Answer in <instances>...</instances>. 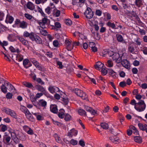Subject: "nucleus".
<instances>
[{"label": "nucleus", "mask_w": 147, "mask_h": 147, "mask_svg": "<svg viewBox=\"0 0 147 147\" xmlns=\"http://www.w3.org/2000/svg\"><path fill=\"white\" fill-rule=\"evenodd\" d=\"M146 104L144 100H140L137 103V105L134 106V108L137 111L140 112L143 111L145 109Z\"/></svg>", "instance_id": "nucleus-1"}, {"label": "nucleus", "mask_w": 147, "mask_h": 147, "mask_svg": "<svg viewBox=\"0 0 147 147\" xmlns=\"http://www.w3.org/2000/svg\"><path fill=\"white\" fill-rule=\"evenodd\" d=\"M75 93L77 96L81 97L83 100H85L87 98V96L86 95V93L80 90L76 89Z\"/></svg>", "instance_id": "nucleus-2"}, {"label": "nucleus", "mask_w": 147, "mask_h": 147, "mask_svg": "<svg viewBox=\"0 0 147 147\" xmlns=\"http://www.w3.org/2000/svg\"><path fill=\"white\" fill-rule=\"evenodd\" d=\"M84 14L87 18L90 19L92 17L93 15V12L90 8L88 7L84 12Z\"/></svg>", "instance_id": "nucleus-3"}, {"label": "nucleus", "mask_w": 147, "mask_h": 147, "mask_svg": "<svg viewBox=\"0 0 147 147\" xmlns=\"http://www.w3.org/2000/svg\"><path fill=\"white\" fill-rule=\"evenodd\" d=\"M31 40L33 41H35L38 44H41L42 41L41 38L36 34L34 33L31 38Z\"/></svg>", "instance_id": "nucleus-4"}, {"label": "nucleus", "mask_w": 147, "mask_h": 147, "mask_svg": "<svg viewBox=\"0 0 147 147\" xmlns=\"http://www.w3.org/2000/svg\"><path fill=\"white\" fill-rule=\"evenodd\" d=\"M38 23L40 27H42L45 24L48 26L50 24V21L47 18L44 17L42 19L41 22H38Z\"/></svg>", "instance_id": "nucleus-5"}, {"label": "nucleus", "mask_w": 147, "mask_h": 147, "mask_svg": "<svg viewBox=\"0 0 147 147\" xmlns=\"http://www.w3.org/2000/svg\"><path fill=\"white\" fill-rule=\"evenodd\" d=\"M34 88L38 91L43 92L45 95L46 96L47 94V92H46L44 88L40 85H35Z\"/></svg>", "instance_id": "nucleus-6"}, {"label": "nucleus", "mask_w": 147, "mask_h": 147, "mask_svg": "<svg viewBox=\"0 0 147 147\" xmlns=\"http://www.w3.org/2000/svg\"><path fill=\"white\" fill-rule=\"evenodd\" d=\"M17 37L22 44L26 46L27 48L29 49V46L28 45V41L24 39L23 38L20 37L19 36H17Z\"/></svg>", "instance_id": "nucleus-7"}, {"label": "nucleus", "mask_w": 147, "mask_h": 147, "mask_svg": "<svg viewBox=\"0 0 147 147\" xmlns=\"http://www.w3.org/2000/svg\"><path fill=\"white\" fill-rule=\"evenodd\" d=\"M48 90L51 93L53 94L54 92L58 91L59 89L55 86H50L48 88Z\"/></svg>", "instance_id": "nucleus-8"}, {"label": "nucleus", "mask_w": 147, "mask_h": 147, "mask_svg": "<svg viewBox=\"0 0 147 147\" xmlns=\"http://www.w3.org/2000/svg\"><path fill=\"white\" fill-rule=\"evenodd\" d=\"M138 125L140 130L142 131H145L147 133V125L139 123L138 124Z\"/></svg>", "instance_id": "nucleus-9"}, {"label": "nucleus", "mask_w": 147, "mask_h": 147, "mask_svg": "<svg viewBox=\"0 0 147 147\" xmlns=\"http://www.w3.org/2000/svg\"><path fill=\"white\" fill-rule=\"evenodd\" d=\"M85 109L86 111L89 112L92 115H94L96 113V112L94 109L91 108L90 107L85 106Z\"/></svg>", "instance_id": "nucleus-10"}, {"label": "nucleus", "mask_w": 147, "mask_h": 147, "mask_svg": "<svg viewBox=\"0 0 147 147\" xmlns=\"http://www.w3.org/2000/svg\"><path fill=\"white\" fill-rule=\"evenodd\" d=\"M121 64L126 69H128L129 68L130 64L129 62L127 60L124 59L121 62Z\"/></svg>", "instance_id": "nucleus-11"}, {"label": "nucleus", "mask_w": 147, "mask_h": 147, "mask_svg": "<svg viewBox=\"0 0 147 147\" xmlns=\"http://www.w3.org/2000/svg\"><path fill=\"white\" fill-rule=\"evenodd\" d=\"M77 134L78 131L74 129H72L68 132V136H69L70 137H72L73 135L76 136Z\"/></svg>", "instance_id": "nucleus-12"}, {"label": "nucleus", "mask_w": 147, "mask_h": 147, "mask_svg": "<svg viewBox=\"0 0 147 147\" xmlns=\"http://www.w3.org/2000/svg\"><path fill=\"white\" fill-rule=\"evenodd\" d=\"M47 105V102L43 99L40 100L38 101V109L40 108V106L45 107Z\"/></svg>", "instance_id": "nucleus-13"}, {"label": "nucleus", "mask_w": 147, "mask_h": 147, "mask_svg": "<svg viewBox=\"0 0 147 147\" xmlns=\"http://www.w3.org/2000/svg\"><path fill=\"white\" fill-rule=\"evenodd\" d=\"M103 66V64L100 62L98 61L94 65V67L95 69L98 70H100V69L102 68Z\"/></svg>", "instance_id": "nucleus-14"}, {"label": "nucleus", "mask_w": 147, "mask_h": 147, "mask_svg": "<svg viewBox=\"0 0 147 147\" xmlns=\"http://www.w3.org/2000/svg\"><path fill=\"white\" fill-rule=\"evenodd\" d=\"M11 139L9 136H7L6 137H4L3 138V142L4 143L7 145H10L11 142H9Z\"/></svg>", "instance_id": "nucleus-15"}, {"label": "nucleus", "mask_w": 147, "mask_h": 147, "mask_svg": "<svg viewBox=\"0 0 147 147\" xmlns=\"http://www.w3.org/2000/svg\"><path fill=\"white\" fill-rule=\"evenodd\" d=\"M50 110L51 112L54 113H56L58 112L57 106L56 105H54L51 106Z\"/></svg>", "instance_id": "nucleus-16"}, {"label": "nucleus", "mask_w": 147, "mask_h": 147, "mask_svg": "<svg viewBox=\"0 0 147 147\" xmlns=\"http://www.w3.org/2000/svg\"><path fill=\"white\" fill-rule=\"evenodd\" d=\"M8 40L11 42L15 41L16 40V36L13 34H9L7 36Z\"/></svg>", "instance_id": "nucleus-17"}, {"label": "nucleus", "mask_w": 147, "mask_h": 147, "mask_svg": "<svg viewBox=\"0 0 147 147\" xmlns=\"http://www.w3.org/2000/svg\"><path fill=\"white\" fill-rule=\"evenodd\" d=\"M13 18L11 16L7 15L5 20V22L6 23H11L13 21Z\"/></svg>", "instance_id": "nucleus-18"}, {"label": "nucleus", "mask_w": 147, "mask_h": 147, "mask_svg": "<svg viewBox=\"0 0 147 147\" xmlns=\"http://www.w3.org/2000/svg\"><path fill=\"white\" fill-rule=\"evenodd\" d=\"M108 73L113 78H116V73L111 69H109Z\"/></svg>", "instance_id": "nucleus-19"}, {"label": "nucleus", "mask_w": 147, "mask_h": 147, "mask_svg": "<svg viewBox=\"0 0 147 147\" xmlns=\"http://www.w3.org/2000/svg\"><path fill=\"white\" fill-rule=\"evenodd\" d=\"M26 7L28 9L32 10H33L35 8L34 5L30 2H28Z\"/></svg>", "instance_id": "nucleus-20"}, {"label": "nucleus", "mask_w": 147, "mask_h": 147, "mask_svg": "<svg viewBox=\"0 0 147 147\" xmlns=\"http://www.w3.org/2000/svg\"><path fill=\"white\" fill-rule=\"evenodd\" d=\"M134 3L135 5L138 7H141L143 5L142 0H135Z\"/></svg>", "instance_id": "nucleus-21"}, {"label": "nucleus", "mask_w": 147, "mask_h": 147, "mask_svg": "<svg viewBox=\"0 0 147 147\" xmlns=\"http://www.w3.org/2000/svg\"><path fill=\"white\" fill-rule=\"evenodd\" d=\"M112 55H113L112 59L113 60L116 61L118 58L120 57L118 53H115L113 52H111Z\"/></svg>", "instance_id": "nucleus-22"}, {"label": "nucleus", "mask_w": 147, "mask_h": 147, "mask_svg": "<svg viewBox=\"0 0 147 147\" xmlns=\"http://www.w3.org/2000/svg\"><path fill=\"white\" fill-rule=\"evenodd\" d=\"M26 118L28 119L30 121H34V119L33 117V116L31 113L28 111L27 113L25 114Z\"/></svg>", "instance_id": "nucleus-23"}, {"label": "nucleus", "mask_w": 147, "mask_h": 147, "mask_svg": "<svg viewBox=\"0 0 147 147\" xmlns=\"http://www.w3.org/2000/svg\"><path fill=\"white\" fill-rule=\"evenodd\" d=\"M134 141L138 143H141L142 142V138L139 136H135L134 137Z\"/></svg>", "instance_id": "nucleus-24"}, {"label": "nucleus", "mask_w": 147, "mask_h": 147, "mask_svg": "<svg viewBox=\"0 0 147 147\" xmlns=\"http://www.w3.org/2000/svg\"><path fill=\"white\" fill-rule=\"evenodd\" d=\"M60 112L58 115L60 118H63L64 116V110L63 109H61L59 110Z\"/></svg>", "instance_id": "nucleus-25"}, {"label": "nucleus", "mask_w": 147, "mask_h": 147, "mask_svg": "<svg viewBox=\"0 0 147 147\" xmlns=\"http://www.w3.org/2000/svg\"><path fill=\"white\" fill-rule=\"evenodd\" d=\"M33 33L32 32L30 33H29L27 31H25L24 32L23 36L24 37H29V38L31 39V38L32 37V36H33Z\"/></svg>", "instance_id": "nucleus-26"}, {"label": "nucleus", "mask_w": 147, "mask_h": 147, "mask_svg": "<svg viewBox=\"0 0 147 147\" xmlns=\"http://www.w3.org/2000/svg\"><path fill=\"white\" fill-rule=\"evenodd\" d=\"M41 27L42 28L41 29H40V32L41 34L44 36L47 35V31L44 29V27ZM44 28H45V27H44Z\"/></svg>", "instance_id": "nucleus-27"}, {"label": "nucleus", "mask_w": 147, "mask_h": 147, "mask_svg": "<svg viewBox=\"0 0 147 147\" xmlns=\"http://www.w3.org/2000/svg\"><path fill=\"white\" fill-rule=\"evenodd\" d=\"M0 88L2 92L3 93H5L7 92V88L4 84H2Z\"/></svg>", "instance_id": "nucleus-28"}, {"label": "nucleus", "mask_w": 147, "mask_h": 147, "mask_svg": "<svg viewBox=\"0 0 147 147\" xmlns=\"http://www.w3.org/2000/svg\"><path fill=\"white\" fill-rule=\"evenodd\" d=\"M8 115H9L11 117L15 119L17 118L16 114L13 111L11 110Z\"/></svg>", "instance_id": "nucleus-29"}, {"label": "nucleus", "mask_w": 147, "mask_h": 147, "mask_svg": "<svg viewBox=\"0 0 147 147\" xmlns=\"http://www.w3.org/2000/svg\"><path fill=\"white\" fill-rule=\"evenodd\" d=\"M20 27L22 28H26L27 27V23L24 21L21 22L20 24Z\"/></svg>", "instance_id": "nucleus-30"}, {"label": "nucleus", "mask_w": 147, "mask_h": 147, "mask_svg": "<svg viewBox=\"0 0 147 147\" xmlns=\"http://www.w3.org/2000/svg\"><path fill=\"white\" fill-rule=\"evenodd\" d=\"M20 109L22 111L25 113V115L29 111L26 107L23 106H21Z\"/></svg>", "instance_id": "nucleus-31"}, {"label": "nucleus", "mask_w": 147, "mask_h": 147, "mask_svg": "<svg viewBox=\"0 0 147 147\" xmlns=\"http://www.w3.org/2000/svg\"><path fill=\"white\" fill-rule=\"evenodd\" d=\"M53 27L52 28L54 29L55 30L56 28H60L61 27V25L59 22H56L55 23V26H52Z\"/></svg>", "instance_id": "nucleus-32"}, {"label": "nucleus", "mask_w": 147, "mask_h": 147, "mask_svg": "<svg viewBox=\"0 0 147 147\" xmlns=\"http://www.w3.org/2000/svg\"><path fill=\"white\" fill-rule=\"evenodd\" d=\"M9 49L11 51L12 53H15L16 52L17 53H18L20 52L19 49L18 48L16 50L12 46H11Z\"/></svg>", "instance_id": "nucleus-33"}, {"label": "nucleus", "mask_w": 147, "mask_h": 147, "mask_svg": "<svg viewBox=\"0 0 147 147\" xmlns=\"http://www.w3.org/2000/svg\"><path fill=\"white\" fill-rule=\"evenodd\" d=\"M117 39L118 41L123 43H125V41L123 40L122 36L121 35H119L117 37Z\"/></svg>", "instance_id": "nucleus-34"}, {"label": "nucleus", "mask_w": 147, "mask_h": 147, "mask_svg": "<svg viewBox=\"0 0 147 147\" xmlns=\"http://www.w3.org/2000/svg\"><path fill=\"white\" fill-rule=\"evenodd\" d=\"M78 113L81 115H84L85 116L86 115V113L85 111L83 109H79L78 110Z\"/></svg>", "instance_id": "nucleus-35"}, {"label": "nucleus", "mask_w": 147, "mask_h": 147, "mask_svg": "<svg viewBox=\"0 0 147 147\" xmlns=\"http://www.w3.org/2000/svg\"><path fill=\"white\" fill-rule=\"evenodd\" d=\"M101 127L104 129H107L108 128V125L107 123H100Z\"/></svg>", "instance_id": "nucleus-36"}, {"label": "nucleus", "mask_w": 147, "mask_h": 147, "mask_svg": "<svg viewBox=\"0 0 147 147\" xmlns=\"http://www.w3.org/2000/svg\"><path fill=\"white\" fill-rule=\"evenodd\" d=\"M23 84L25 86L28 88H30L33 87V85L30 83L25 82L23 83Z\"/></svg>", "instance_id": "nucleus-37"}, {"label": "nucleus", "mask_w": 147, "mask_h": 147, "mask_svg": "<svg viewBox=\"0 0 147 147\" xmlns=\"http://www.w3.org/2000/svg\"><path fill=\"white\" fill-rule=\"evenodd\" d=\"M107 25L108 26L111 27L112 28H115V29H118V28H115V26L114 23H111L110 22H108L107 23Z\"/></svg>", "instance_id": "nucleus-38"}, {"label": "nucleus", "mask_w": 147, "mask_h": 147, "mask_svg": "<svg viewBox=\"0 0 147 147\" xmlns=\"http://www.w3.org/2000/svg\"><path fill=\"white\" fill-rule=\"evenodd\" d=\"M2 111L5 112L8 115L11 109L8 108L4 107L2 108Z\"/></svg>", "instance_id": "nucleus-39"}, {"label": "nucleus", "mask_w": 147, "mask_h": 147, "mask_svg": "<svg viewBox=\"0 0 147 147\" xmlns=\"http://www.w3.org/2000/svg\"><path fill=\"white\" fill-rule=\"evenodd\" d=\"M65 42L66 45L68 47H67V50L68 51L71 50V49H70V48H69V47L70 46V45L71 44L69 40L66 39V40H65Z\"/></svg>", "instance_id": "nucleus-40"}, {"label": "nucleus", "mask_w": 147, "mask_h": 147, "mask_svg": "<svg viewBox=\"0 0 147 147\" xmlns=\"http://www.w3.org/2000/svg\"><path fill=\"white\" fill-rule=\"evenodd\" d=\"M71 118V116L69 115L68 114L65 115L64 119L66 121H69L70 120Z\"/></svg>", "instance_id": "nucleus-41"}, {"label": "nucleus", "mask_w": 147, "mask_h": 147, "mask_svg": "<svg viewBox=\"0 0 147 147\" xmlns=\"http://www.w3.org/2000/svg\"><path fill=\"white\" fill-rule=\"evenodd\" d=\"M128 50L130 52L133 54L134 53L133 52L134 50V49L133 46H129L128 47Z\"/></svg>", "instance_id": "nucleus-42"}, {"label": "nucleus", "mask_w": 147, "mask_h": 147, "mask_svg": "<svg viewBox=\"0 0 147 147\" xmlns=\"http://www.w3.org/2000/svg\"><path fill=\"white\" fill-rule=\"evenodd\" d=\"M61 100L63 102L65 105H66L68 103V100L67 98H62Z\"/></svg>", "instance_id": "nucleus-43"}, {"label": "nucleus", "mask_w": 147, "mask_h": 147, "mask_svg": "<svg viewBox=\"0 0 147 147\" xmlns=\"http://www.w3.org/2000/svg\"><path fill=\"white\" fill-rule=\"evenodd\" d=\"M13 94L10 92H8L6 95V97L7 99H11L12 98Z\"/></svg>", "instance_id": "nucleus-44"}, {"label": "nucleus", "mask_w": 147, "mask_h": 147, "mask_svg": "<svg viewBox=\"0 0 147 147\" xmlns=\"http://www.w3.org/2000/svg\"><path fill=\"white\" fill-rule=\"evenodd\" d=\"M141 50L142 51L144 54L145 55H147V47H143L141 48Z\"/></svg>", "instance_id": "nucleus-45"}, {"label": "nucleus", "mask_w": 147, "mask_h": 147, "mask_svg": "<svg viewBox=\"0 0 147 147\" xmlns=\"http://www.w3.org/2000/svg\"><path fill=\"white\" fill-rule=\"evenodd\" d=\"M6 27L2 25L1 24H0V32L1 31L3 32L6 30Z\"/></svg>", "instance_id": "nucleus-46"}, {"label": "nucleus", "mask_w": 147, "mask_h": 147, "mask_svg": "<svg viewBox=\"0 0 147 147\" xmlns=\"http://www.w3.org/2000/svg\"><path fill=\"white\" fill-rule=\"evenodd\" d=\"M70 143L72 145H75L77 144L78 141L76 140H74L73 139H72L70 141Z\"/></svg>", "instance_id": "nucleus-47"}, {"label": "nucleus", "mask_w": 147, "mask_h": 147, "mask_svg": "<svg viewBox=\"0 0 147 147\" xmlns=\"http://www.w3.org/2000/svg\"><path fill=\"white\" fill-rule=\"evenodd\" d=\"M25 16L26 18L27 19L29 20H31L32 18H33L32 16L30 15L28 13H25Z\"/></svg>", "instance_id": "nucleus-48"}, {"label": "nucleus", "mask_w": 147, "mask_h": 147, "mask_svg": "<svg viewBox=\"0 0 147 147\" xmlns=\"http://www.w3.org/2000/svg\"><path fill=\"white\" fill-rule=\"evenodd\" d=\"M57 64L59 66V68L60 69H62L63 66L62 65V62L59 61L57 62Z\"/></svg>", "instance_id": "nucleus-49"}, {"label": "nucleus", "mask_w": 147, "mask_h": 147, "mask_svg": "<svg viewBox=\"0 0 147 147\" xmlns=\"http://www.w3.org/2000/svg\"><path fill=\"white\" fill-rule=\"evenodd\" d=\"M107 66L109 67H111L113 66V63L110 60H108L107 62Z\"/></svg>", "instance_id": "nucleus-50"}, {"label": "nucleus", "mask_w": 147, "mask_h": 147, "mask_svg": "<svg viewBox=\"0 0 147 147\" xmlns=\"http://www.w3.org/2000/svg\"><path fill=\"white\" fill-rule=\"evenodd\" d=\"M101 71L102 74L103 75H106L107 72V70L105 69L104 68H102Z\"/></svg>", "instance_id": "nucleus-51"}, {"label": "nucleus", "mask_w": 147, "mask_h": 147, "mask_svg": "<svg viewBox=\"0 0 147 147\" xmlns=\"http://www.w3.org/2000/svg\"><path fill=\"white\" fill-rule=\"evenodd\" d=\"M29 61L28 59H24L23 62V65L24 66H25V65H27Z\"/></svg>", "instance_id": "nucleus-52"}, {"label": "nucleus", "mask_w": 147, "mask_h": 147, "mask_svg": "<svg viewBox=\"0 0 147 147\" xmlns=\"http://www.w3.org/2000/svg\"><path fill=\"white\" fill-rule=\"evenodd\" d=\"M126 85V84L125 82L124 81L121 82L119 84V86L120 87L123 88L124 86Z\"/></svg>", "instance_id": "nucleus-53"}, {"label": "nucleus", "mask_w": 147, "mask_h": 147, "mask_svg": "<svg viewBox=\"0 0 147 147\" xmlns=\"http://www.w3.org/2000/svg\"><path fill=\"white\" fill-rule=\"evenodd\" d=\"M45 12L48 14L51 13V8L49 7H48L45 9Z\"/></svg>", "instance_id": "nucleus-54"}, {"label": "nucleus", "mask_w": 147, "mask_h": 147, "mask_svg": "<svg viewBox=\"0 0 147 147\" xmlns=\"http://www.w3.org/2000/svg\"><path fill=\"white\" fill-rule=\"evenodd\" d=\"M11 136L12 139L13 140L16 139V138H17L16 136V134L14 132H11Z\"/></svg>", "instance_id": "nucleus-55"}, {"label": "nucleus", "mask_w": 147, "mask_h": 147, "mask_svg": "<svg viewBox=\"0 0 147 147\" xmlns=\"http://www.w3.org/2000/svg\"><path fill=\"white\" fill-rule=\"evenodd\" d=\"M37 82L39 84L41 85H43L44 84V82H43L40 78H38L36 79Z\"/></svg>", "instance_id": "nucleus-56"}, {"label": "nucleus", "mask_w": 147, "mask_h": 147, "mask_svg": "<svg viewBox=\"0 0 147 147\" xmlns=\"http://www.w3.org/2000/svg\"><path fill=\"white\" fill-rule=\"evenodd\" d=\"M65 22V24L67 25H70L71 24V21L69 19H66Z\"/></svg>", "instance_id": "nucleus-57"}, {"label": "nucleus", "mask_w": 147, "mask_h": 147, "mask_svg": "<svg viewBox=\"0 0 147 147\" xmlns=\"http://www.w3.org/2000/svg\"><path fill=\"white\" fill-rule=\"evenodd\" d=\"M79 144L82 147H84L85 146V144L84 141L82 140H80L79 141Z\"/></svg>", "instance_id": "nucleus-58"}, {"label": "nucleus", "mask_w": 147, "mask_h": 147, "mask_svg": "<svg viewBox=\"0 0 147 147\" xmlns=\"http://www.w3.org/2000/svg\"><path fill=\"white\" fill-rule=\"evenodd\" d=\"M36 67L40 71H42L44 69V67H42L41 64H39Z\"/></svg>", "instance_id": "nucleus-59"}, {"label": "nucleus", "mask_w": 147, "mask_h": 147, "mask_svg": "<svg viewBox=\"0 0 147 147\" xmlns=\"http://www.w3.org/2000/svg\"><path fill=\"white\" fill-rule=\"evenodd\" d=\"M95 13L96 15L99 16H101L102 14V11L99 9L96 10Z\"/></svg>", "instance_id": "nucleus-60"}, {"label": "nucleus", "mask_w": 147, "mask_h": 147, "mask_svg": "<svg viewBox=\"0 0 147 147\" xmlns=\"http://www.w3.org/2000/svg\"><path fill=\"white\" fill-rule=\"evenodd\" d=\"M4 16V14L3 13L0 11V20H2Z\"/></svg>", "instance_id": "nucleus-61"}, {"label": "nucleus", "mask_w": 147, "mask_h": 147, "mask_svg": "<svg viewBox=\"0 0 147 147\" xmlns=\"http://www.w3.org/2000/svg\"><path fill=\"white\" fill-rule=\"evenodd\" d=\"M7 129V126L5 125H2L1 127V131L3 132H4Z\"/></svg>", "instance_id": "nucleus-62"}, {"label": "nucleus", "mask_w": 147, "mask_h": 147, "mask_svg": "<svg viewBox=\"0 0 147 147\" xmlns=\"http://www.w3.org/2000/svg\"><path fill=\"white\" fill-rule=\"evenodd\" d=\"M60 14V11L56 9L55 15L56 17H59Z\"/></svg>", "instance_id": "nucleus-63"}, {"label": "nucleus", "mask_w": 147, "mask_h": 147, "mask_svg": "<svg viewBox=\"0 0 147 147\" xmlns=\"http://www.w3.org/2000/svg\"><path fill=\"white\" fill-rule=\"evenodd\" d=\"M122 61H123V60H121V57H120V56L116 60V61H115V62L116 63H119L120 62H121H121Z\"/></svg>", "instance_id": "nucleus-64"}]
</instances>
